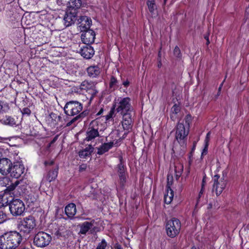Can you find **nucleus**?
Masks as SVG:
<instances>
[{"label":"nucleus","mask_w":249,"mask_h":249,"mask_svg":"<svg viewBox=\"0 0 249 249\" xmlns=\"http://www.w3.org/2000/svg\"><path fill=\"white\" fill-rule=\"evenodd\" d=\"M207 44L208 45L210 43L209 39H207Z\"/></svg>","instance_id":"56"},{"label":"nucleus","mask_w":249,"mask_h":249,"mask_svg":"<svg viewBox=\"0 0 249 249\" xmlns=\"http://www.w3.org/2000/svg\"><path fill=\"white\" fill-rule=\"evenodd\" d=\"M12 164V162L8 159H1L0 160V172L3 175H8Z\"/></svg>","instance_id":"16"},{"label":"nucleus","mask_w":249,"mask_h":249,"mask_svg":"<svg viewBox=\"0 0 249 249\" xmlns=\"http://www.w3.org/2000/svg\"><path fill=\"white\" fill-rule=\"evenodd\" d=\"M174 197V192L169 187H167L166 193L164 195V199L165 203L169 204L173 200Z\"/></svg>","instance_id":"25"},{"label":"nucleus","mask_w":249,"mask_h":249,"mask_svg":"<svg viewBox=\"0 0 249 249\" xmlns=\"http://www.w3.org/2000/svg\"><path fill=\"white\" fill-rule=\"evenodd\" d=\"M115 109V108L113 106L111 108V109H110V111L108 113V114L104 116V117H105V118L106 121H108L110 119L113 118V116L114 114Z\"/></svg>","instance_id":"33"},{"label":"nucleus","mask_w":249,"mask_h":249,"mask_svg":"<svg viewBox=\"0 0 249 249\" xmlns=\"http://www.w3.org/2000/svg\"><path fill=\"white\" fill-rule=\"evenodd\" d=\"M245 12H246V15H247L248 16H249V5L246 8Z\"/></svg>","instance_id":"50"},{"label":"nucleus","mask_w":249,"mask_h":249,"mask_svg":"<svg viewBox=\"0 0 249 249\" xmlns=\"http://www.w3.org/2000/svg\"><path fill=\"white\" fill-rule=\"evenodd\" d=\"M174 54L177 57L179 58L181 56L180 50L178 46L175 47L174 50Z\"/></svg>","instance_id":"38"},{"label":"nucleus","mask_w":249,"mask_h":249,"mask_svg":"<svg viewBox=\"0 0 249 249\" xmlns=\"http://www.w3.org/2000/svg\"><path fill=\"white\" fill-rule=\"evenodd\" d=\"M223 82L221 84V85H220V86L218 88L219 92H220V91H221V89L222 87L223 86Z\"/></svg>","instance_id":"54"},{"label":"nucleus","mask_w":249,"mask_h":249,"mask_svg":"<svg viewBox=\"0 0 249 249\" xmlns=\"http://www.w3.org/2000/svg\"><path fill=\"white\" fill-rule=\"evenodd\" d=\"M160 52H159V56H160Z\"/></svg>","instance_id":"62"},{"label":"nucleus","mask_w":249,"mask_h":249,"mask_svg":"<svg viewBox=\"0 0 249 249\" xmlns=\"http://www.w3.org/2000/svg\"><path fill=\"white\" fill-rule=\"evenodd\" d=\"M7 107L3 102L0 100V113H3L5 111V108Z\"/></svg>","instance_id":"40"},{"label":"nucleus","mask_w":249,"mask_h":249,"mask_svg":"<svg viewBox=\"0 0 249 249\" xmlns=\"http://www.w3.org/2000/svg\"><path fill=\"white\" fill-rule=\"evenodd\" d=\"M22 240L20 233L17 231H10L0 236V247L1 249H15Z\"/></svg>","instance_id":"2"},{"label":"nucleus","mask_w":249,"mask_h":249,"mask_svg":"<svg viewBox=\"0 0 249 249\" xmlns=\"http://www.w3.org/2000/svg\"><path fill=\"white\" fill-rule=\"evenodd\" d=\"M93 151V147L91 145H89L85 149L79 152V156L81 159H87L90 157Z\"/></svg>","instance_id":"23"},{"label":"nucleus","mask_w":249,"mask_h":249,"mask_svg":"<svg viewBox=\"0 0 249 249\" xmlns=\"http://www.w3.org/2000/svg\"><path fill=\"white\" fill-rule=\"evenodd\" d=\"M0 122L3 124L9 125L10 126H17L15 119L10 116L6 115L2 118L0 119Z\"/></svg>","instance_id":"24"},{"label":"nucleus","mask_w":249,"mask_h":249,"mask_svg":"<svg viewBox=\"0 0 249 249\" xmlns=\"http://www.w3.org/2000/svg\"><path fill=\"white\" fill-rule=\"evenodd\" d=\"M22 113L23 115H29L31 114V111L29 108L25 107L23 108L22 110Z\"/></svg>","instance_id":"41"},{"label":"nucleus","mask_w":249,"mask_h":249,"mask_svg":"<svg viewBox=\"0 0 249 249\" xmlns=\"http://www.w3.org/2000/svg\"><path fill=\"white\" fill-rule=\"evenodd\" d=\"M205 184H206V181H205V178L204 177L202 179L201 187H202V188H205Z\"/></svg>","instance_id":"49"},{"label":"nucleus","mask_w":249,"mask_h":249,"mask_svg":"<svg viewBox=\"0 0 249 249\" xmlns=\"http://www.w3.org/2000/svg\"><path fill=\"white\" fill-rule=\"evenodd\" d=\"M183 170V165L180 163H177L175 165V176L178 179L181 176Z\"/></svg>","instance_id":"27"},{"label":"nucleus","mask_w":249,"mask_h":249,"mask_svg":"<svg viewBox=\"0 0 249 249\" xmlns=\"http://www.w3.org/2000/svg\"><path fill=\"white\" fill-rule=\"evenodd\" d=\"M160 65H161V63H160V64L158 65V67H160Z\"/></svg>","instance_id":"61"},{"label":"nucleus","mask_w":249,"mask_h":249,"mask_svg":"<svg viewBox=\"0 0 249 249\" xmlns=\"http://www.w3.org/2000/svg\"><path fill=\"white\" fill-rule=\"evenodd\" d=\"M115 249H123V248L122 247V246L118 244H115Z\"/></svg>","instance_id":"48"},{"label":"nucleus","mask_w":249,"mask_h":249,"mask_svg":"<svg viewBox=\"0 0 249 249\" xmlns=\"http://www.w3.org/2000/svg\"><path fill=\"white\" fill-rule=\"evenodd\" d=\"M19 180L15 181L14 183H12L11 184H10L9 186L7 187V190H8L9 191L14 190L15 189V188L19 184Z\"/></svg>","instance_id":"35"},{"label":"nucleus","mask_w":249,"mask_h":249,"mask_svg":"<svg viewBox=\"0 0 249 249\" xmlns=\"http://www.w3.org/2000/svg\"><path fill=\"white\" fill-rule=\"evenodd\" d=\"M94 223L95 220L93 219L90 222L86 221L80 224V233L82 234H86L89 231H91L94 229Z\"/></svg>","instance_id":"19"},{"label":"nucleus","mask_w":249,"mask_h":249,"mask_svg":"<svg viewBox=\"0 0 249 249\" xmlns=\"http://www.w3.org/2000/svg\"><path fill=\"white\" fill-rule=\"evenodd\" d=\"M83 105L76 101H71L67 102L64 107L66 116L62 119L60 116L58 120L62 124L64 127H68L72 125H75L77 122H80L85 117L84 112L81 113Z\"/></svg>","instance_id":"1"},{"label":"nucleus","mask_w":249,"mask_h":249,"mask_svg":"<svg viewBox=\"0 0 249 249\" xmlns=\"http://www.w3.org/2000/svg\"><path fill=\"white\" fill-rule=\"evenodd\" d=\"M6 219V214L2 211H0V224L4 222Z\"/></svg>","instance_id":"39"},{"label":"nucleus","mask_w":249,"mask_h":249,"mask_svg":"<svg viewBox=\"0 0 249 249\" xmlns=\"http://www.w3.org/2000/svg\"><path fill=\"white\" fill-rule=\"evenodd\" d=\"M77 11L74 9H68L64 17V23L66 27L74 24L77 19Z\"/></svg>","instance_id":"11"},{"label":"nucleus","mask_w":249,"mask_h":249,"mask_svg":"<svg viewBox=\"0 0 249 249\" xmlns=\"http://www.w3.org/2000/svg\"><path fill=\"white\" fill-rule=\"evenodd\" d=\"M24 170V166L21 162H14L11 165L8 174L12 178H18L23 174Z\"/></svg>","instance_id":"8"},{"label":"nucleus","mask_w":249,"mask_h":249,"mask_svg":"<svg viewBox=\"0 0 249 249\" xmlns=\"http://www.w3.org/2000/svg\"><path fill=\"white\" fill-rule=\"evenodd\" d=\"M165 228L167 235L171 238H174L180 232L181 223L178 219L172 218L167 221Z\"/></svg>","instance_id":"4"},{"label":"nucleus","mask_w":249,"mask_h":249,"mask_svg":"<svg viewBox=\"0 0 249 249\" xmlns=\"http://www.w3.org/2000/svg\"><path fill=\"white\" fill-rule=\"evenodd\" d=\"M87 167V164H82L79 166V170L80 172L84 171L86 169Z\"/></svg>","instance_id":"43"},{"label":"nucleus","mask_w":249,"mask_h":249,"mask_svg":"<svg viewBox=\"0 0 249 249\" xmlns=\"http://www.w3.org/2000/svg\"><path fill=\"white\" fill-rule=\"evenodd\" d=\"M104 111V109L103 108H101L100 110V111L97 113V115H100L101 114H102L103 113Z\"/></svg>","instance_id":"51"},{"label":"nucleus","mask_w":249,"mask_h":249,"mask_svg":"<svg viewBox=\"0 0 249 249\" xmlns=\"http://www.w3.org/2000/svg\"><path fill=\"white\" fill-rule=\"evenodd\" d=\"M147 5L150 12L151 13H153L154 10L156 9L155 0H148L147 1Z\"/></svg>","instance_id":"31"},{"label":"nucleus","mask_w":249,"mask_h":249,"mask_svg":"<svg viewBox=\"0 0 249 249\" xmlns=\"http://www.w3.org/2000/svg\"><path fill=\"white\" fill-rule=\"evenodd\" d=\"M80 53L85 58H91L94 54V50L90 45H84L81 47Z\"/></svg>","instance_id":"18"},{"label":"nucleus","mask_w":249,"mask_h":249,"mask_svg":"<svg viewBox=\"0 0 249 249\" xmlns=\"http://www.w3.org/2000/svg\"><path fill=\"white\" fill-rule=\"evenodd\" d=\"M80 89L88 91L91 95V98H93L97 92L95 89L94 83L92 82H89L86 80L83 81L81 84Z\"/></svg>","instance_id":"15"},{"label":"nucleus","mask_w":249,"mask_h":249,"mask_svg":"<svg viewBox=\"0 0 249 249\" xmlns=\"http://www.w3.org/2000/svg\"><path fill=\"white\" fill-rule=\"evenodd\" d=\"M189 133V129H186L184 124L179 123L177 126L176 139L180 143H184Z\"/></svg>","instance_id":"10"},{"label":"nucleus","mask_w":249,"mask_h":249,"mask_svg":"<svg viewBox=\"0 0 249 249\" xmlns=\"http://www.w3.org/2000/svg\"><path fill=\"white\" fill-rule=\"evenodd\" d=\"M9 205L11 213L15 216L21 215L25 209L24 203L19 199H13Z\"/></svg>","instance_id":"6"},{"label":"nucleus","mask_w":249,"mask_h":249,"mask_svg":"<svg viewBox=\"0 0 249 249\" xmlns=\"http://www.w3.org/2000/svg\"><path fill=\"white\" fill-rule=\"evenodd\" d=\"M66 214L69 218H72L76 213V205L74 203H70L65 208Z\"/></svg>","instance_id":"22"},{"label":"nucleus","mask_w":249,"mask_h":249,"mask_svg":"<svg viewBox=\"0 0 249 249\" xmlns=\"http://www.w3.org/2000/svg\"><path fill=\"white\" fill-rule=\"evenodd\" d=\"M36 226L35 218L32 216H29L24 218L18 225V229L20 232L25 234H29Z\"/></svg>","instance_id":"5"},{"label":"nucleus","mask_w":249,"mask_h":249,"mask_svg":"<svg viewBox=\"0 0 249 249\" xmlns=\"http://www.w3.org/2000/svg\"><path fill=\"white\" fill-rule=\"evenodd\" d=\"M220 92H219V91H218L217 95L218 96L220 94Z\"/></svg>","instance_id":"60"},{"label":"nucleus","mask_w":249,"mask_h":249,"mask_svg":"<svg viewBox=\"0 0 249 249\" xmlns=\"http://www.w3.org/2000/svg\"><path fill=\"white\" fill-rule=\"evenodd\" d=\"M97 121L94 120L90 124V126L87 131L86 140L88 141H91L99 136L98 128L97 127Z\"/></svg>","instance_id":"12"},{"label":"nucleus","mask_w":249,"mask_h":249,"mask_svg":"<svg viewBox=\"0 0 249 249\" xmlns=\"http://www.w3.org/2000/svg\"><path fill=\"white\" fill-rule=\"evenodd\" d=\"M120 163L118 165V172L121 182L124 183L125 181V171L126 167L125 166L124 161L122 156L119 157Z\"/></svg>","instance_id":"17"},{"label":"nucleus","mask_w":249,"mask_h":249,"mask_svg":"<svg viewBox=\"0 0 249 249\" xmlns=\"http://www.w3.org/2000/svg\"><path fill=\"white\" fill-rule=\"evenodd\" d=\"M54 163L53 160H49V161H45L44 162V164L45 166L51 165H53Z\"/></svg>","instance_id":"45"},{"label":"nucleus","mask_w":249,"mask_h":249,"mask_svg":"<svg viewBox=\"0 0 249 249\" xmlns=\"http://www.w3.org/2000/svg\"><path fill=\"white\" fill-rule=\"evenodd\" d=\"M132 122H128V120H123L122 122V126L124 130H128L131 127Z\"/></svg>","instance_id":"32"},{"label":"nucleus","mask_w":249,"mask_h":249,"mask_svg":"<svg viewBox=\"0 0 249 249\" xmlns=\"http://www.w3.org/2000/svg\"><path fill=\"white\" fill-rule=\"evenodd\" d=\"M87 71L88 75L91 78L97 77L101 72V70L98 66H91L89 67Z\"/></svg>","instance_id":"21"},{"label":"nucleus","mask_w":249,"mask_h":249,"mask_svg":"<svg viewBox=\"0 0 249 249\" xmlns=\"http://www.w3.org/2000/svg\"><path fill=\"white\" fill-rule=\"evenodd\" d=\"M204 38L206 40L209 39V36H205Z\"/></svg>","instance_id":"55"},{"label":"nucleus","mask_w":249,"mask_h":249,"mask_svg":"<svg viewBox=\"0 0 249 249\" xmlns=\"http://www.w3.org/2000/svg\"><path fill=\"white\" fill-rule=\"evenodd\" d=\"M210 135H211V132H209L207 133L205 139V144L209 145V142L210 139Z\"/></svg>","instance_id":"42"},{"label":"nucleus","mask_w":249,"mask_h":249,"mask_svg":"<svg viewBox=\"0 0 249 249\" xmlns=\"http://www.w3.org/2000/svg\"><path fill=\"white\" fill-rule=\"evenodd\" d=\"M123 85L125 87H127L129 85V82L128 80H126L123 83Z\"/></svg>","instance_id":"47"},{"label":"nucleus","mask_w":249,"mask_h":249,"mask_svg":"<svg viewBox=\"0 0 249 249\" xmlns=\"http://www.w3.org/2000/svg\"><path fill=\"white\" fill-rule=\"evenodd\" d=\"M117 82L118 81L117 79L114 76H111L109 83L110 88H114V86L116 85Z\"/></svg>","instance_id":"36"},{"label":"nucleus","mask_w":249,"mask_h":249,"mask_svg":"<svg viewBox=\"0 0 249 249\" xmlns=\"http://www.w3.org/2000/svg\"><path fill=\"white\" fill-rule=\"evenodd\" d=\"M114 144L113 142H110L102 144L97 148V153L100 155L104 154L112 148Z\"/></svg>","instance_id":"20"},{"label":"nucleus","mask_w":249,"mask_h":249,"mask_svg":"<svg viewBox=\"0 0 249 249\" xmlns=\"http://www.w3.org/2000/svg\"><path fill=\"white\" fill-rule=\"evenodd\" d=\"M77 24L79 30L81 32L89 30L91 25V20L87 16H81L77 19Z\"/></svg>","instance_id":"13"},{"label":"nucleus","mask_w":249,"mask_h":249,"mask_svg":"<svg viewBox=\"0 0 249 249\" xmlns=\"http://www.w3.org/2000/svg\"><path fill=\"white\" fill-rule=\"evenodd\" d=\"M83 33L81 35L82 41L85 44V45H89L94 42L95 34L92 30H88L85 31H83Z\"/></svg>","instance_id":"14"},{"label":"nucleus","mask_w":249,"mask_h":249,"mask_svg":"<svg viewBox=\"0 0 249 249\" xmlns=\"http://www.w3.org/2000/svg\"><path fill=\"white\" fill-rule=\"evenodd\" d=\"M196 148V145L194 144V146H193V147L192 148V151L190 153V158L191 157V156H192V153L194 151V149H195Z\"/></svg>","instance_id":"53"},{"label":"nucleus","mask_w":249,"mask_h":249,"mask_svg":"<svg viewBox=\"0 0 249 249\" xmlns=\"http://www.w3.org/2000/svg\"><path fill=\"white\" fill-rule=\"evenodd\" d=\"M191 249H196L195 247H193L191 248Z\"/></svg>","instance_id":"59"},{"label":"nucleus","mask_w":249,"mask_h":249,"mask_svg":"<svg viewBox=\"0 0 249 249\" xmlns=\"http://www.w3.org/2000/svg\"><path fill=\"white\" fill-rule=\"evenodd\" d=\"M208 145H207L206 146V144H205V147H204V149H203V151H202V153H201L202 156H203V155H206V154H207V151H208Z\"/></svg>","instance_id":"44"},{"label":"nucleus","mask_w":249,"mask_h":249,"mask_svg":"<svg viewBox=\"0 0 249 249\" xmlns=\"http://www.w3.org/2000/svg\"><path fill=\"white\" fill-rule=\"evenodd\" d=\"M220 176L218 175H215L213 178V191H215L216 196H219L225 189L227 181L224 178L219 180Z\"/></svg>","instance_id":"9"},{"label":"nucleus","mask_w":249,"mask_h":249,"mask_svg":"<svg viewBox=\"0 0 249 249\" xmlns=\"http://www.w3.org/2000/svg\"><path fill=\"white\" fill-rule=\"evenodd\" d=\"M58 174V169H54L53 170H51L48 173L46 179L49 182H51L54 180L57 176Z\"/></svg>","instance_id":"29"},{"label":"nucleus","mask_w":249,"mask_h":249,"mask_svg":"<svg viewBox=\"0 0 249 249\" xmlns=\"http://www.w3.org/2000/svg\"><path fill=\"white\" fill-rule=\"evenodd\" d=\"M68 9H74L77 11V9L80 8L81 5L80 0H70L68 1Z\"/></svg>","instance_id":"26"},{"label":"nucleus","mask_w":249,"mask_h":249,"mask_svg":"<svg viewBox=\"0 0 249 249\" xmlns=\"http://www.w3.org/2000/svg\"><path fill=\"white\" fill-rule=\"evenodd\" d=\"M127 132H125V133H124V136H125L127 135Z\"/></svg>","instance_id":"57"},{"label":"nucleus","mask_w":249,"mask_h":249,"mask_svg":"<svg viewBox=\"0 0 249 249\" xmlns=\"http://www.w3.org/2000/svg\"><path fill=\"white\" fill-rule=\"evenodd\" d=\"M180 110V107L177 104L174 105L171 108L170 118L173 121H175L177 118V115Z\"/></svg>","instance_id":"28"},{"label":"nucleus","mask_w":249,"mask_h":249,"mask_svg":"<svg viewBox=\"0 0 249 249\" xmlns=\"http://www.w3.org/2000/svg\"><path fill=\"white\" fill-rule=\"evenodd\" d=\"M131 99L129 97H119L114 101L113 107L118 113H124V112H131L133 110L131 105Z\"/></svg>","instance_id":"3"},{"label":"nucleus","mask_w":249,"mask_h":249,"mask_svg":"<svg viewBox=\"0 0 249 249\" xmlns=\"http://www.w3.org/2000/svg\"><path fill=\"white\" fill-rule=\"evenodd\" d=\"M52 240L51 236L43 231L38 232L34 239V243L37 247L43 248L48 246Z\"/></svg>","instance_id":"7"},{"label":"nucleus","mask_w":249,"mask_h":249,"mask_svg":"<svg viewBox=\"0 0 249 249\" xmlns=\"http://www.w3.org/2000/svg\"><path fill=\"white\" fill-rule=\"evenodd\" d=\"M131 112H124V113H120L123 116V120H129V122H132Z\"/></svg>","instance_id":"34"},{"label":"nucleus","mask_w":249,"mask_h":249,"mask_svg":"<svg viewBox=\"0 0 249 249\" xmlns=\"http://www.w3.org/2000/svg\"><path fill=\"white\" fill-rule=\"evenodd\" d=\"M204 190H205V188H202V187H201V190L199 193V195H198L199 198H200L201 196L203 194Z\"/></svg>","instance_id":"46"},{"label":"nucleus","mask_w":249,"mask_h":249,"mask_svg":"<svg viewBox=\"0 0 249 249\" xmlns=\"http://www.w3.org/2000/svg\"><path fill=\"white\" fill-rule=\"evenodd\" d=\"M167 0H164V3L165 4Z\"/></svg>","instance_id":"58"},{"label":"nucleus","mask_w":249,"mask_h":249,"mask_svg":"<svg viewBox=\"0 0 249 249\" xmlns=\"http://www.w3.org/2000/svg\"><path fill=\"white\" fill-rule=\"evenodd\" d=\"M6 140H7L6 138L0 136V142H2Z\"/></svg>","instance_id":"52"},{"label":"nucleus","mask_w":249,"mask_h":249,"mask_svg":"<svg viewBox=\"0 0 249 249\" xmlns=\"http://www.w3.org/2000/svg\"><path fill=\"white\" fill-rule=\"evenodd\" d=\"M107 246V243L105 239H103L98 245L97 246L96 249H105Z\"/></svg>","instance_id":"37"},{"label":"nucleus","mask_w":249,"mask_h":249,"mask_svg":"<svg viewBox=\"0 0 249 249\" xmlns=\"http://www.w3.org/2000/svg\"><path fill=\"white\" fill-rule=\"evenodd\" d=\"M8 195L3 194L0 195V207H3L7 206L8 203Z\"/></svg>","instance_id":"30"}]
</instances>
